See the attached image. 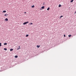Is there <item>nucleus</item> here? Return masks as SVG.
Instances as JSON below:
<instances>
[{
  "label": "nucleus",
  "instance_id": "16",
  "mask_svg": "<svg viewBox=\"0 0 76 76\" xmlns=\"http://www.w3.org/2000/svg\"><path fill=\"white\" fill-rule=\"evenodd\" d=\"M61 5L60 4H59L58 6V7H61Z\"/></svg>",
  "mask_w": 76,
  "mask_h": 76
},
{
  "label": "nucleus",
  "instance_id": "5",
  "mask_svg": "<svg viewBox=\"0 0 76 76\" xmlns=\"http://www.w3.org/2000/svg\"><path fill=\"white\" fill-rule=\"evenodd\" d=\"M8 15L7 14H5L4 15V16H7Z\"/></svg>",
  "mask_w": 76,
  "mask_h": 76
},
{
  "label": "nucleus",
  "instance_id": "21",
  "mask_svg": "<svg viewBox=\"0 0 76 76\" xmlns=\"http://www.w3.org/2000/svg\"><path fill=\"white\" fill-rule=\"evenodd\" d=\"M64 37H66V35L65 34H64Z\"/></svg>",
  "mask_w": 76,
  "mask_h": 76
},
{
  "label": "nucleus",
  "instance_id": "4",
  "mask_svg": "<svg viewBox=\"0 0 76 76\" xmlns=\"http://www.w3.org/2000/svg\"><path fill=\"white\" fill-rule=\"evenodd\" d=\"M45 8V6H43L41 8L42 9H44Z\"/></svg>",
  "mask_w": 76,
  "mask_h": 76
},
{
  "label": "nucleus",
  "instance_id": "10",
  "mask_svg": "<svg viewBox=\"0 0 76 76\" xmlns=\"http://www.w3.org/2000/svg\"><path fill=\"white\" fill-rule=\"evenodd\" d=\"M34 7H35V6H34V5H33V6H31V7H32V8H34Z\"/></svg>",
  "mask_w": 76,
  "mask_h": 76
},
{
  "label": "nucleus",
  "instance_id": "7",
  "mask_svg": "<svg viewBox=\"0 0 76 76\" xmlns=\"http://www.w3.org/2000/svg\"><path fill=\"white\" fill-rule=\"evenodd\" d=\"M6 11H3V13H6Z\"/></svg>",
  "mask_w": 76,
  "mask_h": 76
},
{
  "label": "nucleus",
  "instance_id": "3",
  "mask_svg": "<svg viewBox=\"0 0 76 76\" xmlns=\"http://www.w3.org/2000/svg\"><path fill=\"white\" fill-rule=\"evenodd\" d=\"M5 21H8V19H7V18H6V19H5Z\"/></svg>",
  "mask_w": 76,
  "mask_h": 76
},
{
  "label": "nucleus",
  "instance_id": "2",
  "mask_svg": "<svg viewBox=\"0 0 76 76\" xmlns=\"http://www.w3.org/2000/svg\"><path fill=\"white\" fill-rule=\"evenodd\" d=\"M18 47L19 48H17V50H19V49H20V46H19Z\"/></svg>",
  "mask_w": 76,
  "mask_h": 76
},
{
  "label": "nucleus",
  "instance_id": "6",
  "mask_svg": "<svg viewBox=\"0 0 76 76\" xmlns=\"http://www.w3.org/2000/svg\"><path fill=\"white\" fill-rule=\"evenodd\" d=\"M73 1H74V0H71L70 1L71 3H73Z\"/></svg>",
  "mask_w": 76,
  "mask_h": 76
},
{
  "label": "nucleus",
  "instance_id": "20",
  "mask_svg": "<svg viewBox=\"0 0 76 76\" xmlns=\"http://www.w3.org/2000/svg\"><path fill=\"white\" fill-rule=\"evenodd\" d=\"M62 17H63V16H61V17H60V18H62Z\"/></svg>",
  "mask_w": 76,
  "mask_h": 76
},
{
  "label": "nucleus",
  "instance_id": "11",
  "mask_svg": "<svg viewBox=\"0 0 76 76\" xmlns=\"http://www.w3.org/2000/svg\"><path fill=\"white\" fill-rule=\"evenodd\" d=\"M50 10V7H48V8L47 9V10Z\"/></svg>",
  "mask_w": 76,
  "mask_h": 76
},
{
  "label": "nucleus",
  "instance_id": "18",
  "mask_svg": "<svg viewBox=\"0 0 76 76\" xmlns=\"http://www.w3.org/2000/svg\"><path fill=\"white\" fill-rule=\"evenodd\" d=\"M71 36H72V35H68V37H71Z\"/></svg>",
  "mask_w": 76,
  "mask_h": 76
},
{
  "label": "nucleus",
  "instance_id": "19",
  "mask_svg": "<svg viewBox=\"0 0 76 76\" xmlns=\"http://www.w3.org/2000/svg\"><path fill=\"white\" fill-rule=\"evenodd\" d=\"M1 43H0V47H1Z\"/></svg>",
  "mask_w": 76,
  "mask_h": 76
},
{
  "label": "nucleus",
  "instance_id": "14",
  "mask_svg": "<svg viewBox=\"0 0 76 76\" xmlns=\"http://www.w3.org/2000/svg\"><path fill=\"white\" fill-rule=\"evenodd\" d=\"M13 49H10V51H13Z\"/></svg>",
  "mask_w": 76,
  "mask_h": 76
},
{
  "label": "nucleus",
  "instance_id": "13",
  "mask_svg": "<svg viewBox=\"0 0 76 76\" xmlns=\"http://www.w3.org/2000/svg\"><path fill=\"white\" fill-rule=\"evenodd\" d=\"M28 36H29V35L27 34V35H26V37H28Z\"/></svg>",
  "mask_w": 76,
  "mask_h": 76
},
{
  "label": "nucleus",
  "instance_id": "12",
  "mask_svg": "<svg viewBox=\"0 0 76 76\" xmlns=\"http://www.w3.org/2000/svg\"><path fill=\"white\" fill-rule=\"evenodd\" d=\"M4 45H7V44L6 43H4Z\"/></svg>",
  "mask_w": 76,
  "mask_h": 76
},
{
  "label": "nucleus",
  "instance_id": "8",
  "mask_svg": "<svg viewBox=\"0 0 76 76\" xmlns=\"http://www.w3.org/2000/svg\"><path fill=\"white\" fill-rule=\"evenodd\" d=\"M37 48H39V47H40V46H39L38 45H37Z\"/></svg>",
  "mask_w": 76,
  "mask_h": 76
},
{
  "label": "nucleus",
  "instance_id": "1",
  "mask_svg": "<svg viewBox=\"0 0 76 76\" xmlns=\"http://www.w3.org/2000/svg\"><path fill=\"white\" fill-rule=\"evenodd\" d=\"M29 23V22L28 21H27V22H24L23 23V25H25V24H26V23Z\"/></svg>",
  "mask_w": 76,
  "mask_h": 76
},
{
  "label": "nucleus",
  "instance_id": "22",
  "mask_svg": "<svg viewBox=\"0 0 76 76\" xmlns=\"http://www.w3.org/2000/svg\"><path fill=\"white\" fill-rule=\"evenodd\" d=\"M24 13H25V14H26V12H24Z\"/></svg>",
  "mask_w": 76,
  "mask_h": 76
},
{
  "label": "nucleus",
  "instance_id": "9",
  "mask_svg": "<svg viewBox=\"0 0 76 76\" xmlns=\"http://www.w3.org/2000/svg\"><path fill=\"white\" fill-rule=\"evenodd\" d=\"M18 56H15V58H18Z\"/></svg>",
  "mask_w": 76,
  "mask_h": 76
},
{
  "label": "nucleus",
  "instance_id": "15",
  "mask_svg": "<svg viewBox=\"0 0 76 76\" xmlns=\"http://www.w3.org/2000/svg\"><path fill=\"white\" fill-rule=\"evenodd\" d=\"M4 50H5V51H6V50H7V49H6V48H4Z\"/></svg>",
  "mask_w": 76,
  "mask_h": 76
},
{
  "label": "nucleus",
  "instance_id": "23",
  "mask_svg": "<svg viewBox=\"0 0 76 76\" xmlns=\"http://www.w3.org/2000/svg\"><path fill=\"white\" fill-rule=\"evenodd\" d=\"M76 13V11H75V13Z\"/></svg>",
  "mask_w": 76,
  "mask_h": 76
},
{
  "label": "nucleus",
  "instance_id": "17",
  "mask_svg": "<svg viewBox=\"0 0 76 76\" xmlns=\"http://www.w3.org/2000/svg\"><path fill=\"white\" fill-rule=\"evenodd\" d=\"M33 24V23H30L29 24V25H32Z\"/></svg>",
  "mask_w": 76,
  "mask_h": 76
}]
</instances>
